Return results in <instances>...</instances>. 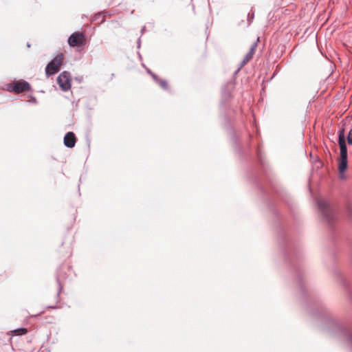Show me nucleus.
I'll return each mask as SVG.
<instances>
[{
  "mask_svg": "<svg viewBox=\"0 0 352 352\" xmlns=\"http://www.w3.org/2000/svg\"><path fill=\"white\" fill-rule=\"evenodd\" d=\"M258 41H259V38H257V40H256V42H254V43L252 45V46H251V47H250V49L249 52H251V54H252V55H253V54H254V51H255L256 47V46H257V42H258Z\"/></svg>",
  "mask_w": 352,
  "mask_h": 352,
  "instance_id": "dca6fc26",
  "label": "nucleus"
},
{
  "mask_svg": "<svg viewBox=\"0 0 352 352\" xmlns=\"http://www.w3.org/2000/svg\"><path fill=\"white\" fill-rule=\"evenodd\" d=\"M332 271L338 283H339L345 289L348 300L352 305V291L348 281L344 278L342 273L336 267H333Z\"/></svg>",
  "mask_w": 352,
  "mask_h": 352,
  "instance_id": "39448f33",
  "label": "nucleus"
},
{
  "mask_svg": "<svg viewBox=\"0 0 352 352\" xmlns=\"http://www.w3.org/2000/svg\"><path fill=\"white\" fill-rule=\"evenodd\" d=\"M64 55L60 53L50 60L45 67V75L47 78L57 74L63 63Z\"/></svg>",
  "mask_w": 352,
  "mask_h": 352,
  "instance_id": "7ed1b4c3",
  "label": "nucleus"
},
{
  "mask_svg": "<svg viewBox=\"0 0 352 352\" xmlns=\"http://www.w3.org/2000/svg\"><path fill=\"white\" fill-rule=\"evenodd\" d=\"M267 207L276 219L275 227L279 250L285 262L292 268L294 280L299 288L307 312L317 320L322 330L344 342L352 351V327L345 326L337 320L320 293L307 284L302 265V252L298 243L280 222L283 220V217L276 206Z\"/></svg>",
  "mask_w": 352,
  "mask_h": 352,
  "instance_id": "f257e3e1",
  "label": "nucleus"
},
{
  "mask_svg": "<svg viewBox=\"0 0 352 352\" xmlns=\"http://www.w3.org/2000/svg\"><path fill=\"white\" fill-rule=\"evenodd\" d=\"M107 12H102V20L100 21V23H104V21H105L104 16H107Z\"/></svg>",
  "mask_w": 352,
  "mask_h": 352,
  "instance_id": "aec40b11",
  "label": "nucleus"
},
{
  "mask_svg": "<svg viewBox=\"0 0 352 352\" xmlns=\"http://www.w3.org/2000/svg\"><path fill=\"white\" fill-rule=\"evenodd\" d=\"M67 277V273L65 270V267L64 266H60L56 271V283L58 285V292L56 294V298H57V301L56 302H58L59 300V296H60V292H62V289H63V285L61 284V280H64Z\"/></svg>",
  "mask_w": 352,
  "mask_h": 352,
  "instance_id": "9d476101",
  "label": "nucleus"
},
{
  "mask_svg": "<svg viewBox=\"0 0 352 352\" xmlns=\"http://www.w3.org/2000/svg\"><path fill=\"white\" fill-rule=\"evenodd\" d=\"M57 83L63 91H67L71 89V74L68 71H63L57 77Z\"/></svg>",
  "mask_w": 352,
  "mask_h": 352,
  "instance_id": "423d86ee",
  "label": "nucleus"
},
{
  "mask_svg": "<svg viewBox=\"0 0 352 352\" xmlns=\"http://www.w3.org/2000/svg\"><path fill=\"white\" fill-rule=\"evenodd\" d=\"M230 139L232 143V146L234 151L238 153L240 156H243V148L239 143V139L234 131L231 130L230 131Z\"/></svg>",
  "mask_w": 352,
  "mask_h": 352,
  "instance_id": "9b49d317",
  "label": "nucleus"
},
{
  "mask_svg": "<svg viewBox=\"0 0 352 352\" xmlns=\"http://www.w3.org/2000/svg\"><path fill=\"white\" fill-rule=\"evenodd\" d=\"M247 63L245 60H243L240 63L239 69H241Z\"/></svg>",
  "mask_w": 352,
  "mask_h": 352,
  "instance_id": "5701e85b",
  "label": "nucleus"
},
{
  "mask_svg": "<svg viewBox=\"0 0 352 352\" xmlns=\"http://www.w3.org/2000/svg\"><path fill=\"white\" fill-rule=\"evenodd\" d=\"M57 308V306L56 305H52V306H47V309H56Z\"/></svg>",
  "mask_w": 352,
  "mask_h": 352,
  "instance_id": "a878e982",
  "label": "nucleus"
},
{
  "mask_svg": "<svg viewBox=\"0 0 352 352\" xmlns=\"http://www.w3.org/2000/svg\"><path fill=\"white\" fill-rule=\"evenodd\" d=\"M63 142L66 147L69 148H74L76 143V138L74 133L72 131L66 133L64 136Z\"/></svg>",
  "mask_w": 352,
  "mask_h": 352,
  "instance_id": "f8f14e48",
  "label": "nucleus"
},
{
  "mask_svg": "<svg viewBox=\"0 0 352 352\" xmlns=\"http://www.w3.org/2000/svg\"><path fill=\"white\" fill-rule=\"evenodd\" d=\"M138 57H140V58H142V56L139 52H138Z\"/></svg>",
  "mask_w": 352,
  "mask_h": 352,
  "instance_id": "c756f323",
  "label": "nucleus"
},
{
  "mask_svg": "<svg viewBox=\"0 0 352 352\" xmlns=\"http://www.w3.org/2000/svg\"><path fill=\"white\" fill-rule=\"evenodd\" d=\"M234 87V84L232 80L228 82L222 88V99L221 102V107L226 108L228 102L232 96V91Z\"/></svg>",
  "mask_w": 352,
  "mask_h": 352,
  "instance_id": "0eeeda50",
  "label": "nucleus"
},
{
  "mask_svg": "<svg viewBox=\"0 0 352 352\" xmlns=\"http://www.w3.org/2000/svg\"><path fill=\"white\" fill-rule=\"evenodd\" d=\"M85 36L82 32H75L68 38L67 42L71 47H82L85 45Z\"/></svg>",
  "mask_w": 352,
  "mask_h": 352,
  "instance_id": "1a4fd4ad",
  "label": "nucleus"
},
{
  "mask_svg": "<svg viewBox=\"0 0 352 352\" xmlns=\"http://www.w3.org/2000/svg\"><path fill=\"white\" fill-rule=\"evenodd\" d=\"M346 140L349 144H352V129L349 131L347 135Z\"/></svg>",
  "mask_w": 352,
  "mask_h": 352,
  "instance_id": "6ab92c4d",
  "label": "nucleus"
},
{
  "mask_svg": "<svg viewBox=\"0 0 352 352\" xmlns=\"http://www.w3.org/2000/svg\"><path fill=\"white\" fill-rule=\"evenodd\" d=\"M246 57H248L249 59H251L253 56V55L251 54V52H248L246 55Z\"/></svg>",
  "mask_w": 352,
  "mask_h": 352,
  "instance_id": "b1692460",
  "label": "nucleus"
},
{
  "mask_svg": "<svg viewBox=\"0 0 352 352\" xmlns=\"http://www.w3.org/2000/svg\"><path fill=\"white\" fill-rule=\"evenodd\" d=\"M30 102L36 104V103H37V100L34 96H32Z\"/></svg>",
  "mask_w": 352,
  "mask_h": 352,
  "instance_id": "4be33fe9",
  "label": "nucleus"
},
{
  "mask_svg": "<svg viewBox=\"0 0 352 352\" xmlns=\"http://www.w3.org/2000/svg\"><path fill=\"white\" fill-rule=\"evenodd\" d=\"M254 17V12L252 11V12H249L248 14V23L250 25L251 22L253 21Z\"/></svg>",
  "mask_w": 352,
  "mask_h": 352,
  "instance_id": "f3484780",
  "label": "nucleus"
},
{
  "mask_svg": "<svg viewBox=\"0 0 352 352\" xmlns=\"http://www.w3.org/2000/svg\"><path fill=\"white\" fill-rule=\"evenodd\" d=\"M317 206L320 211L323 219L330 226L333 227L336 221V210L327 200H317Z\"/></svg>",
  "mask_w": 352,
  "mask_h": 352,
  "instance_id": "f03ea898",
  "label": "nucleus"
},
{
  "mask_svg": "<svg viewBox=\"0 0 352 352\" xmlns=\"http://www.w3.org/2000/svg\"><path fill=\"white\" fill-rule=\"evenodd\" d=\"M348 167V158L340 157L338 163L339 177L340 179L345 177L344 173Z\"/></svg>",
  "mask_w": 352,
  "mask_h": 352,
  "instance_id": "4468645a",
  "label": "nucleus"
},
{
  "mask_svg": "<svg viewBox=\"0 0 352 352\" xmlns=\"http://www.w3.org/2000/svg\"><path fill=\"white\" fill-rule=\"evenodd\" d=\"M338 144L340 146V157L348 158V151L344 127L340 128L338 131Z\"/></svg>",
  "mask_w": 352,
  "mask_h": 352,
  "instance_id": "6e6552de",
  "label": "nucleus"
},
{
  "mask_svg": "<svg viewBox=\"0 0 352 352\" xmlns=\"http://www.w3.org/2000/svg\"><path fill=\"white\" fill-rule=\"evenodd\" d=\"M140 45H141V39H140V37L138 39V45H137V47L138 48H140Z\"/></svg>",
  "mask_w": 352,
  "mask_h": 352,
  "instance_id": "393cba45",
  "label": "nucleus"
},
{
  "mask_svg": "<svg viewBox=\"0 0 352 352\" xmlns=\"http://www.w3.org/2000/svg\"><path fill=\"white\" fill-rule=\"evenodd\" d=\"M14 333L17 336H23L28 333V329L24 327L17 328L14 331Z\"/></svg>",
  "mask_w": 352,
  "mask_h": 352,
  "instance_id": "2eb2a0df",
  "label": "nucleus"
},
{
  "mask_svg": "<svg viewBox=\"0 0 352 352\" xmlns=\"http://www.w3.org/2000/svg\"><path fill=\"white\" fill-rule=\"evenodd\" d=\"M241 70V69H239V67L237 68V69L234 72L233 74V76L234 77Z\"/></svg>",
  "mask_w": 352,
  "mask_h": 352,
  "instance_id": "bb28decb",
  "label": "nucleus"
},
{
  "mask_svg": "<svg viewBox=\"0 0 352 352\" xmlns=\"http://www.w3.org/2000/svg\"><path fill=\"white\" fill-rule=\"evenodd\" d=\"M6 89L9 92L20 94L30 91L31 89V86L28 81L25 80H19L13 82L8 83L6 85Z\"/></svg>",
  "mask_w": 352,
  "mask_h": 352,
  "instance_id": "20e7f679",
  "label": "nucleus"
},
{
  "mask_svg": "<svg viewBox=\"0 0 352 352\" xmlns=\"http://www.w3.org/2000/svg\"><path fill=\"white\" fill-rule=\"evenodd\" d=\"M243 60H245V61H246V62H248L250 59H249L248 57L245 56Z\"/></svg>",
  "mask_w": 352,
  "mask_h": 352,
  "instance_id": "c85d7f7f",
  "label": "nucleus"
},
{
  "mask_svg": "<svg viewBox=\"0 0 352 352\" xmlns=\"http://www.w3.org/2000/svg\"><path fill=\"white\" fill-rule=\"evenodd\" d=\"M145 29H146V27L145 26H143L141 29V33L143 34L144 32L145 31Z\"/></svg>",
  "mask_w": 352,
  "mask_h": 352,
  "instance_id": "cd10ccee",
  "label": "nucleus"
},
{
  "mask_svg": "<svg viewBox=\"0 0 352 352\" xmlns=\"http://www.w3.org/2000/svg\"><path fill=\"white\" fill-rule=\"evenodd\" d=\"M102 12H98L94 14V16H93L92 21L99 20L101 17L102 18Z\"/></svg>",
  "mask_w": 352,
  "mask_h": 352,
  "instance_id": "a211bd4d",
  "label": "nucleus"
},
{
  "mask_svg": "<svg viewBox=\"0 0 352 352\" xmlns=\"http://www.w3.org/2000/svg\"><path fill=\"white\" fill-rule=\"evenodd\" d=\"M75 80L76 81H78L79 83H80V82H82L83 78H82V76H78V77H76Z\"/></svg>",
  "mask_w": 352,
  "mask_h": 352,
  "instance_id": "412c9836",
  "label": "nucleus"
},
{
  "mask_svg": "<svg viewBox=\"0 0 352 352\" xmlns=\"http://www.w3.org/2000/svg\"><path fill=\"white\" fill-rule=\"evenodd\" d=\"M27 47H30V44L29 43H27Z\"/></svg>",
  "mask_w": 352,
  "mask_h": 352,
  "instance_id": "7c9ffc66",
  "label": "nucleus"
},
{
  "mask_svg": "<svg viewBox=\"0 0 352 352\" xmlns=\"http://www.w3.org/2000/svg\"><path fill=\"white\" fill-rule=\"evenodd\" d=\"M146 72L151 76L154 81L156 83H157L163 89L167 90L168 89V82L166 80L160 78L155 74L152 72V71L148 68H146Z\"/></svg>",
  "mask_w": 352,
  "mask_h": 352,
  "instance_id": "ddd939ff",
  "label": "nucleus"
}]
</instances>
